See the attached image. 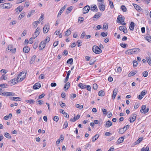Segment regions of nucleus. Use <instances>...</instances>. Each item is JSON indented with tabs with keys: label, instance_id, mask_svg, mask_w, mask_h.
Returning a JSON list of instances; mask_svg holds the SVG:
<instances>
[{
	"label": "nucleus",
	"instance_id": "f257e3e1",
	"mask_svg": "<svg viewBox=\"0 0 151 151\" xmlns=\"http://www.w3.org/2000/svg\"><path fill=\"white\" fill-rule=\"evenodd\" d=\"M26 74V73L24 71L20 73L18 75L17 79L18 80L20 78L19 81H22L25 78Z\"/></svg>",
	"mask_w": 151,
	"mask_h": 151
},
{
	"label": "nucleus",
	"instance_id": "f03ea898",
	"mask_svg": "<svg viewBox=\"0 0 151 151\" xmlns=\"http://www.w3.org/2000/svg\"><path fill=\"white\" fill-rule=\"evenodd\" d=\"M92 50L96 54H99L102 52V50L98 46L94 45L92 47Z\"/></svg>",
	"mask_w": 151,
	"mask_h": 151
},
{
	"label": "nucleus",
	"instance_id": "7ed1b4c3",
	"mask_svg": "<svg viewBox=\"0 0 151 151\" xmlns=\"http://www.w3.org/2000/svg\"><path fill=\"white\" fill-rule=\"evenodd\" d=\"M12 6V5L9 3H5L1 5V7L3 9H9Z\"/></svg>",
	"mask_w": 151,
	"mask_h": 151
},
{
	"label": "nucleus",
	"instance_id": "20e7f679",
	"mask_svg": "<svg viewBox=\"0 0 151 151\" xmlns=\"http://www.w3.org/2000/svg\"><path fill=\"white\" fill-rule=\"evenodd\" d=\"M90 9V7L88 5L85 6L83 9V14H86L88 12Z\"/></svg>",
	"mask_w": 151,
	"mask_h": 151
},
{
	"label": "nucleus",
	"instance_id": "39448f33",
	"mask_svg": "<svg viewBox=\"0 0 151 151\" xmlns=\"http://www.w3.org/2000/svg\"><path fill=\"white\" fill-rule=\"evenodd\" d=\"M98 7L100 10L102 12L104 11L105 9V5L103 3H100L98 6Z\"/></svg>",
	"mask_w": 151,
	"mask_h": 151
},
{
	"label": "nucleus",
	"instance_id": "423d86ee",
	"mask_svg": "<svg viewBox=\"0 0 151 151\" xmlns=\"http://www.w3.org/2000/svg\"><path fill=\"white\" fill-rule=\"evenodd\" d=\"M48 24H46L43 27V32L45 34L47 33L50 29V27Z\"/></svg>",
	"mask_w": 151,
	"mask_h": 151
},
{
	"label": "nucleus",
	"instance_id": "0eeeda50",
	"mask_svg": "<svg viewBox=\"0 0 151 151\" xmlns=\"http://www.w3.org/2000/svg\"><path fill=\"white\" fill-rule=\"evenodd\" d=\"M124 17H122V15H119L118 16L117 21V22H119V23H122L124 21Z\"/></svg>",
	"mask_w": 151,
	"mask_h": 151
},
{
	"label": "nucleus",
	"instance_id": "6e6552de",
	"mask_svg": "<svg viewBox=\"0 0 151 151\" xmlns=\"http://www.w3.org/2000/svg\"><path fill=\"white\" fill-rule=\"evenodd\" d=\"M12 45H9L6 48V50H7L8 49V50H9L11 51L12 53H14L16 52V49L15 48L13 49H12Z\"/></svg>",
	"mask_w": 151,
	"mask_h": 151
},
{
	"label": "nucleus",
	"instance_id": "1a4fd4ad",
	"mask_svg": "<svg viewBox=\"0 0 151 151\" xmlns=\"http://www.w3.org/2000/svg\"><path fill=\"white\" fill-rule=\"evenodd\" d=\"M119 29L120 31H122L124 33L127 32V30L125 26H121L119 27Z\"/></svg>",
	"mask_w": 151,
	"mask_h": 151
},
{
	"label": "nucleus",
	"instance_id": "9d476101",
	"mask_svg": "<svg viewBox=\"0 0 151 151\" xmlns=\"http://www.w3.org/2000/svg\"><path fill=\"white\" fill-rule=\"evenodd\" d=\"M102 15L101 13L100 12H97L95 14L94 16L93 17V20H95L94 19H98Z\"/></svg>",
	"mask_w": 151,
	"mask_h": 151
},
{
	"label": "nucleus",
	"instance_id": "9b49d317",
	"mask_svg": "<svg viewBox=\"0 0 151 151\" xmlns=\"http://www.w3.org/2000/svg\"><path fill=\"white\" fill-rule=\"evenodd\" d=\"M18 81V80L16 79L15 78H14L11 80L9 81V83L10 84L11 86H12L14 85L17 84Z\"/></svg>",
	"mask_w": 151,
	"mask_h": 151
},
{
	"label": "nucleus",
	"instance_id": "f8f14e48",
	"mask_svg": "<svg viewBox=\"0 0 151 151\" xmlns=\"http://www.w3.org/2000/svg\"><path fill=\"white\" fill-rule=\"evenodd\" d=\"M132 117H130L129 118V120L131 123L133 122L136 120V114H134L132 115Z\"/></svg>",
	"mask_w": 151,
	"mask_h": 151
},
{
	"label": "nucleus",
	"instance_id": "ddd939ff",
	"mask_svg": "<svg viewBox=\"0 0 151 151\" xmlns=\"http://www.w3.org/2000/svg\"><path fill=\"white\" fill-rule=\"evenodd\" d=\"M46 43L45 41H42L40 43L39 45V47H40V50L44 49Z\"/></svg>",
	"mask_w": 151,
	"mask_h": 151
},
{
	"label": "nucleus",
	"instance_id": "4468645a",
	"mask_svg": "<svg viewBox=\"0 0 151 151\" xmlns=\"http://www.w3.org/2000/svg\"><path fill=\"white\" fill-rule=\"evenodd\" d=\"M118 90V88H115L114 89L113 93L112 95V99H114L115 98V97L116 95V94L117 93V91Z\"/></svg>",
	"mask_w": 151,
	"mask_h": 151
},
{
	"label": "nucleus",
	"instance_id": "2eb2a0df",
	"mask_svg": "<svg viewBox=\"0 0 151 151\" xmlns=\"http://www.w3.org/2000/svg\"><path fill=\"white\" fill-rule=\"evenodd\" d=\"M41 85L39 83H36L33 86V88L34 89H37L41 87Z\"/></svg>",
	"mask_w": 151,
	"mask_h": 151
},
{
	"label": "nucleus",
	"instance_id": "dca6fc26",
	"mask_svg": "<svg viewBox=\"0 0 151 151\" xmlns=\"http://www.w3.org/2000/svg\"><path fill=\"white\" fill-rule=\"evenodd\" d=\"M125 53L128 55H133L134 54L133 53V49L127 50L125 52Z\"/></svg>",
	"mask_w": 151,
	"mask_h": 151
},
{
	"label": "nucleus",
	"instance_id": "f3484780",
	"mask_svg": "<svg viewBox=\"0 0 151 151\" xmlns=\"http://www.w3.org/2000/svg\"><path fill=\"white\" fill-rule=\"evenodd\" d=\"M112 125V122L109 120L107 121L106 124H104L105 126L107 127L108 128Z\"/></svg>",
	"mask_w": 151,
	"mask_h": 151
},
{
	"label": "nucleus",
	"instance_id": "a211bd4d",
	"mask_svg": "<svg viewBox=\"0 0 151 151\" xmlns=\"http://www.w3.org/2000/svg\"><path fill=\"white\" fill-rule=\"evenodd\" d=\"M134 23L133 22H131L129 26V28L130 30L133 31L134 29Z\"/></svg>",
	"mask_w": 151,
	"mask_h": 151
},
{
	"label": "nucleus",
	"instance_id": "6ab92c4d",
	"mask_svg": "<svg viewBox=\"0 0 151 151\" xmlns=\"http://www.w3.org/2000/svg\"><path fill=\"white\" fill-rule=\"evenodd\" d=\"M133 49V53L134 54H137L140 51V49L138 48H134Z\"/></svg>",
	"mask_w": 151,
	"mask_h": 151
},
{
	"label": "nucleus",
	"instance_id": "aec40b11",
	"mask_svg": "<svg viewBox=\"0 0 151 151\" xmlns=\"http://www.w3.org/2000/svg\"><path fill=\"white\" fill-rule=\"evenodd\" d=\"M135 9L138 11H140L142 10V9L139 6L135 4H133Z\"/></svg>",
	"mask_w": 151,
	"mask_h": 151
},
{
	"label": "nucleus",
	"instance_id": "412c9836",
	"mask_svg": "<svg viewBox=\"0 0 151 151\" xmlns=\"http://www.w3.org/2000/svg\"><path fill=\"white\" fill-rule=\"evenodd\" d=\"M10 99L11 100H12V101H17V100H19L20 101L21 99L18 97H10Z\"/></svg>",
	"mask_w": 151,
	"mask_h": 151
},
{
	"label": "nucleus",
	"instance_id": "4be33fe9",
	"mask_svg": "<svg viewBox=\"0 0 151 151\" xmlns=\"http://www.w3.org/2000/svg\"><path fill=\"white\" fill-rule=\"evenodd\" d=\"M91 10L93 11H95L97 12L98 11V8L96 5H94L93 7L90 8Z\"/></svg>",
	"mask_w": 151,
	"mask_h": 151
},
{
	"label": "nucleus",
	"instance_id": "5701e85b",
	"mask_svg": "<svg viewBox=\"0 0 151 151\" xmlns=\"http://www.w3.org/2000/svg\"><path fill=\"white\" fill-rule=\"evenodd\" d=\"M70 85V84L68 82L66 83L64 87V88L65 89V91H66V90H67L69 88Z\"/></svg>",
	"mask_w": 151,
	"mask_h": 151
},
{
	"label": "nucleus",
	"instance_id": "b1692460",
	"mask_svg": "<svg viewBox=\"0 0 151 151\" xmlns=\"http://www.w3.org/2000/svg\"><path fill=\"white\" fill-rule=\"evenodd\" d=\"M124 138L123 137H120L117 141V143L120 144L122 143L124 141Z\"/></svg>",
	"mask_w": 151,
	"mask_h": 151
},
{
	"label": "nucleus",
	"instance_id": "393cba45",
	"mask_svg": "<svg viewBox=\"0 0 151 151\" xmlns=\"http://www.w3.org/2000/svg\"><path fill=\"white\" fill-rule=\"evenodd\" d=\"M29 48L28 46L25 47L23 49V52L25 53H28L29 51Z\"/></svg>",
	"mask_w": 151,
	"mask_h": 151
},
{
	"label": "nucleus",
	"instance_id": "a878e982",
	"mask_svg": "<svg viewBox=\"0 0 151 151\" xmlns=\"http://www.w3.org/2000/svg\"><path fill=\"white\" fill-rule=\"evenodd\" d=\"M23 6H19L17 7L15 9L16 12H17L18 11H19V12H20L23 9Z\"/></svg>",
	"mask_w": 151,
	"mask_h": 151
},
{
	"label": "nucleus",
	"instance_id": "bb28decb",
	"mask_svg": "<svg viewBox=\"0 0 151 151\" xmlns=\"http://www.w3.org/2000/svg\"><path fill=\"white\" fill-rule=\"evenodd\" d=\"M78 86L82 89H84L86 88V85H84L82 83H80L78 84Z\"/></svg>",
	"mask_w": 151,
	"mask_h": 151
},
{
	"label": "nucleus",
	"instance_id": "cd10ccee",
	"mask_svg": "<svg viewBox=\"0 0 151 151\" xmlns=\"http://www.w3.org/2000/svg\"><path fill=\"white\" fill-rule=\"evenodd\" d=\"M109 2V4L110 6V7L111 9L114 8V6L113 2L111 0H108Z\"/></svg>",
	"mask_w": 151,
	"mask_h": 151
},
{
	"label": "nucleus",
	"instance_id": "c85d7f7f",
	"mask_svg": "<svg viewBox=\"0 0 151 151\" xmlns=\"http://www.w3.org/2000/svg\"><path fill=\"white\" fill-rule=\"evenodd\" d=\"M146 59L148 64L150 65H151V57H150V55H149V57L146 58Z\"/></svg>",
	"mask_w": 151,
	"mask_h": 151
},
{
	"label": "nucleus",
	"instance_id": "c756f323",
	"mask_svg": "<svg viewBox=\"0 0 151 151\" xmlns=\"http://www.w3.org/2000/svg\"><path fill=\"white\" fill-rule=\"evenodd\" d=\"M99 95L100 96H102L105 95V93L104 91L103 90L100 91L99 92Z\"/></svg>",
	"mask_w": 151,
	"mask_h": 151
},
{
	"label": "nucleus",
	"instance_id": "7c9ffc66",
	"mask_svg": "<svg viewBox=\"0 0 151 151\" xmlns=\"http://www.w3.org/2000/svg\"><path fill=\"white\" fill-rule=\"evenodd\" d=\"M99 135L98 134H96L92 138V141L93 142L95 141L99 137Z\"/></svg>",
	"mask_w": 151,
	"mask_h": 151
},
{
	"label": "nucleus",
	"instance_id": "2f4dec72",
	"mask_svg": "<svg viewBox=\"0 0 151 151\" xmlns=\"http://www.w3.org/2000/svg\"><path fill=\"white\" fill-rule=\"evenodd\" d=\"M36 56L35 55H33L31 58L30 61V63L32 64L35 60Z\"/></svg>",
	"mask_w": 151,
	"mask_h": 151
},
{
	"label": "nucleus",
	"instance_id": "473e14b6",
	"mask_svg": "<svg viewBox=\"0 0 151 151\" xmlns=\"http://www.w3.org/2000/svg\"><path fill=\"white\" fill-rule=\"evenodd\" d=\"M126 131L123 128H120L119 130V132L120 134H123Z\"/></svg>",
	"mask_w": 151,
	"mask_h": 151
},
{
	"label": "nucleus",
	"instance_id": "72a5a7b5",
	"mask_svg": "<svg viewBox=\"0 0 151 151\" xmlns=\"http://www.w3.org/2000/svg\"><path fill=\"white\" fill-rule=\"evenodd\" d=\"M146 108V106L145 105H142L140 111L142 113H143Z\"/></svg>",
	"mask_w": 151,
	"mask_h": 151
},
{
	"label": "nucleus",
	"instance_id": "f704fd0d",
	"mask_svg": "<svg viewBox=\"0 0 151 151\" xmlns=\"http://www.w3.org/2000/svg\"><path fill=\"white\" fill-rule=\"evenodd\" d=\"M71 33V30L70 29H68L66 31L65 33V35L68 36Z\"/></svg>",
	"mask_w": 151,
	"mask_h": 151
},
{
	"label": "nucleus",
	"instance_id": "c9c22d12",
	"mask_svg": "<svg viewBox=\"0 0 151 151\" xmlns=\"http://www.w3.org/2000/svg\"><path fill=\"white\" fill-rule=\"evenodd\" d=\"M142 137L139 138L135 142V144H137L139 143L143 139Z\"/></svg>",
	"mask_w": 151,
	"mask_h": 151
},
{
	"label": "nucleus",
	"instance_id": "e433bc0d",
	"mask_svg": "<svg viewBox=\"0 0 151 151\" xmlns=\"http://www.w3.org/2000/svg\"><path fill=\"white\" fill-rule=\"evenodd\" d=\"M4 136L7 138H11V137L10 135L8 133L6 132L4 133Z\"/></svg>",
	"mask_w": 151,
	"mask_h": 151
},
{
	"label": "nucleus",
	"instance_id": "4c0bfd02",
	"mask_svg": "<svg viewBox=\"0 0 151 151\" xmlns=\"http://www.w3.org/2000/svg\"><path fill=\"white\" fill-rule=\"evenodd\" d=\"M72 9H73V7L72 6H70L67 9L66 13L67 14H68V13H69L72 10Z\"/></svg>",
	"mask_w": 151,
	"mask_h": 151
},
{
	"label": "nucleus",
	"instance_id": "58836bf2",
	"mask_svg": "<svg viewBox=\"0 0 151 151\" xmlns=\"http://www.w3.org/2000/svg\"><path fill=\"white\" fill-rule=\"evenodd\" d=\"M137 72H134L132 71H131L128 74V76L129 77H131V76L134 75Z\"/></svg>",
	"mask_w": 151,
	"mask_h": 151
},
{
	"label": "nucleus",
	"instance_id": "ea45409f",
	"mask_svg": "<svg viewBox=\"0 0 151 151\" xmlns=\"http://www.w3.org/2000/svg\"><path fill=\"white\" fill-rule=\"evenodd\" d=\"M35 12V10H32L30 12H29L28 15H27V17H31L32 15V13H34Z\"/></svg>",
	"mask_w": 151,
	"mask_h": 151
},
{
	"label": "nucleus",
	"instance_id": "a19ab883",
	"mask_svg": "<svg viewBox=\"0 0 151 151\" xmlns=\"http://www.w3.org/2000/svg\"><path fill=\"white\" fill-rule=\"evenodd\" d=\"M121 9L124 12H126L127 9V8L126 7L123 5H122L121 6Z\"/></svg>",
	"mask_w": 151,
	"mask_h": 151
},
{
	"label": "nucleus",
	"instance_id": "79ce46f5",
	"mask_svg": "<svg viewBox=\"0 0 151 151\" xmlns=\"http://www.w3.org/2000/svg\"><path fill=\"white\" fill-rule=\"evenodd\" d=\"M73 62V59L72 58L69 59L67 61V63H69L72 64Z\"/></svg>",
	"mask_w": 151,
	"mask_h": 151
},
{
	"label": "nucleus",
	"instance_id": "37998d69",
	"mask_svg": "<svg viewBox=\"0 0 151 151\" xmlns=\"http://www.w3.org/2000/svg\"><path fill=\"white\" fill-rule=\"evenodd\" d=\"M108 25L107 24L104 23L103 24V28L104 29L107 30L108 28Z\"/></svg>",
	"mask_w": 151,
	"mask_h": 151
},
{
	"label": "nucleus",
	"instance_id": "c03bdc74",
	"mask_svg": "<svg viewBox=\"0 0 151 151\" xmlns=\"http://www.w3.org/2000/svg\"><path fill=\"white\" fill-rule=\"evenodd\" d=\"M39 33L40 32L37 33L36 32H35L33 35V36L32 37H33V38L35 39L39 35Z\"/></svg>",
	"mask_w": 151,
	"mask_h": 151
},
{
	"label": "nucleus",
	"instance_id": "a18cd8bd",
	"mask_svg": "<svg viewBox=\"0 0 151 151\" xmlns=\"http://www.w3.org/2000/svg\"><path fill=\"white\" fill-rule=\"evenodd\" d=\"M63 129L66 128L68 126V123L67 121H65L64 124Z\"/></svg>",
	"mask_w": 151,
	"mask_h": 151
},
{
	"label": "nucleus",
	"instance_id": "49530a36",
	"mask_svg": "<svg viewBox=\"0 0 151 151\" xmlns=\"http://www.w3.org/2000/svg\"><path fill=\"white\" fill-rule=\"evenodd\" d=\"M142 74L144 77H146L148 75V73L147 71H145L142 73Z\"/></svg>",
	"mask_w": 151,
	"mask_h": 151
},
{
	"label": "nucleus",
	"instance_id": "de8ad7c7",
	"mask_svg": "<svg viewBox=\"0 0 151 151\" xmlns=\"http://www.w3.org/2000/svg\"><path fill=\"white\" fill-rule=\"evenodd\" d=\"M108 33L106 32V33L102 32L101 33V35L103 37H105L107 35Z\"/></svg>",
	"mask_w": 151,
	"mask_h": 151
},
{
	"label": "nucleus",
	"instance_id": "09e8293b",
	"mask_svg": "<svg viewBox=\"0 0 151 151\" xmlns=\"http://www.w3.org/2000/svg\"><path fill=\"white\" fill-rule=\"evenodd\" d=\"M146 93L147 91L145 90H143L141 92L140 94L143 96Z\"/></svg>",
	"mask_w": 151,
	"mask_h": 151
},
{
	"label": "nucleus",
	"instance_id": "8fccbe9b",
	"mask_svg": "<svg viewBox=\"0 0 151 151\" xmlns=\"http://www.w3.org/2000/svg\"><path fill=\"white\" fill-rule=\"evenodd\" d=\"M53 120L54 121L57 122L59 120V118L58 116H55L54 117Z\"/></svg>",
	"mask_w": 151,
	"mask_h": 151
},
{
	"label": "nucleus",
	"instance_id": "3c124183",
	"mask_svg": "<svg viewBox=\"0 0 151 151\" xmlns=\"http://www.w3.org/2000/svg\"><path fill=\"white\" fill-rule=\"evenodd\" d=\"M26 102L28 103L31 104L35 102V101L32 99H30L29 100H28L26 101Z\"/></svg>",
	"mask_w": 151,
	"mask_h": 151
},
{
	"label": "nucleus",
	"instance_id": "603ef678",
	"mask_svg": "<svg viewBox=\"0 0 151 151\" xmlns=\"http://www.w3.org/2000/svg\"><path fill=\"white\" fill-rule=\"evenodd\" d=\"M133 66L134 67H136L137 66V62L136 61L134 60L133 62Z\"/></svg>",
	"mask_w": 151,
	"mask_h": 151
},
{
	"label": "nucleus",
	"instance_id": "864d4df0",
	"mask_svg": "<svg viewBox=\"0 0 151 151\" xmlns=\"http://www.w3.org/2000/svg\"><path fill=\"white\" fill-rule=\"evenodd\" d=\"M15 96V93L12 92H8V96Z\"/></svg>",
	"mask_w": 151,
	"mask_h": 151
},
{
	"label": "nucleus",
	"instance_id": "5fc2aeb1",
	"mask_svg": "<svg viewBox=\"0 0 151 151\" xmlns=\"http://www.w3.org/2000/svg\"><path fill=\"white\" fill-rule=\"evenodd\" d=\"M93 88L94 90H96L98 88L97 85L96 83L94 84L93 85Z\"/></svg>",
	"mask_w": 151,
	"mask_h": 151
},
{
	"label": "nucleus",
	"instance_id": "6e6d98bb",
	"mask_svg": "<svg viewBox=\"0 0 151 151\" xmlns=\"http://www.w3.org/2000/svg\"><path fill=\"white\" fill-rule=\"evenodd\" d=\"M38 43L37 42H35L34 43L33 46V48L34 49H36L37 47Z\"/></svg>",
	"mask_w": 151,
	"mask_h": 151
},
{
	"label": "nucleus",
	"instance_id": "4d7b16f0",
	"mask_svg": "<svg viewBox=\"0 0 151 151\" xmlns=\"http://www.w3.org/2000/svg\"><path fill=\"white\" fill-rule=\"evenodd\" d=\"M63 12V10L62 9H60L59 12L58 14L57 17H58L59 16H60L61 14Z\"/></svg>",
	"mask_w": 151,
	"mask_h": 151
},
{
	"label": "nucleus",
	"instance_id": "13d9d810",
	"mask_svg": "<svg viewBox=\"0 0 151 151\" xmlns=\"http://www.w3.org/2000/svg\"><path fill=\"white\" fill-rule=\"evenodd\" d=\"M84 20L83 18V17H79L78 18V21H80L81 23L83 22Z\"/></svg>",
	"mask_w": 151,
	"mask_h": 151
},
{
	"label": "nucleus",
	"instance_id": "bf43d9fd",
	"mask_svg": "<svg viewBox=\"0 0 151 151\" xmlns=\"http://www.w3.org/2000/svg\"><path fill=\"white\" fill-rule=\"evenodd\" d=\"M34 39V38H33V37H32L30 38V39L29 40V43L30 44H32L33 42V40Z\"/></svg>",
	"mask_w": 151,
	"mask_h": 151
},
{
	"label": "nucleus",
	"instance_id": "052dcab7",
	"mask_svg": "<svg viewBox=\"0 0 151 151\" xmlns=\"http://www.w3.org/2000/svg\"><path fill=\"white\" fill-rule=\"evenodd\" d=\"M86 88H87V89L88 91H91V87L89 85H86Z\"/></svg>",
	"mask_w": 151,
	"mask_h": 151
},
{
	"label": "nucleus",
	"instance_id": "680f3d73",
	"mask_svg": "<svg viewBox=\"0 0 151 151\" xmlns=\"http://www.w3.org/2000/svg\"><path fill=\"white\" fill-rule=\"evenodd\" d=\"M25 15L24 14V13H22L19 16V17L21 19Z\"/></svg>",
	"mask_w": 151,
	"mask_h": 151
},
{
	"label": "nucleus",
	"instance_id": "e2e57ef3",
	"mask_svg": "<svg viewBox=\"0 0 151 151\" xmlns=\"http://www.w3.org/2000/svg\"><path fill=\"white\" fill-rule=\"evenodd\" d=\"M50 40V38L47 36V37L46 38L45 40L44 41H45V42L46 43L47 42H48Z\"/></svg>",
	"mask_w": 151,
	"mask_h": 151
},
{
	"label": "nucleus",
	"instance_id": "0e129e2a",
	"mask_svg": "<svg viewBox=\"0 0 151 151\" xmlns=\"http://www.w3.org/2000/svg\"><path fill=\"white\" fill-rule=\"evenodd\" d=\"M7 86V84L6 83L2 84L0 85V86L2 87H6Z\"/></svg>",
	"mask_w": 151,
	"mask_h": 151
},
{
	"label": "nucleus",
	"instance_id": "69168bd1",
	"mask_svg": "<svg viewBox=\"0 0 151 151\" xmlns=\"http://www.w3.org/2000/svg\"><path fill=\"white\" fill-rule=\"evenodd\" d=\"M86 36V33L85 32H83L82 33L81 36V38H83L85 36Z\"/></svg>",
	"mask_w": 151,
	"mask_h": 151
},
{
	"label": "nucleus",
	"instance_id": "338daca9",
	"mask_svg": "<svg viewBox=\"0 0 151 151\" xmlns=\"http://www.w3.org/2000/svg\"><path fill=\"white\" fill-rule=\"evenodd\" d=\"M139 106V104L138 103H135V104L134 106V109H137V108H138Z\"/></svg>",
	"mask_w": 151,
	"mask_h": 151
},
{
	"label": "nucleus",
	"instance_id": "774afa93",
	"mask_svg": "<svg viewBox=\"0 0 151 151\" xmlns=\"http://www.w3.org/2000/svg\"><path fill=\"white\" fill-rule=\"evenodd\" d=\"M129 127V125H127L126 126H124L123 127V129H125V130L126 131L127 129H128Z\"/></svg>",
	"mask_w": 151,
	"mask_h": 151
}]
</instances>
